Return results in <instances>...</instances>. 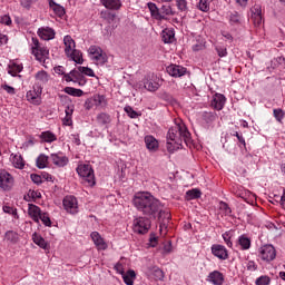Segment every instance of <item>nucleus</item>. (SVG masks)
Instances as JSON below:
<instances>
[{
    "label": "nucleus",
    "instance_id": "obj_28",
    "mask_svg": "<svg viewBox=\"0 0 285 285\" xmlns=\"http://www.w3.org/2000/svg\"><path fill=\"white\" fill-rule=\"evenodd\" d=\"M40 139L46 141L47 144H52V141H57V136L52 134V131H42L40 135Z\"/></svg>",
    "mask_w": 285,
    "mask_h": 285
},
{
    "label": "nucleus",
    "instance_id": "obj_21",
    "mask_svg": "<svg viewBox=\"0 0 285 285\" xmlns=\"http://www.w3.org/2000/svg\"><path fill=\"white\" fill-rule=\"evenodd\" d=\"M157 215H158V222H161L160 230H164V228H166V222L170 220V213L161 209L160 207L159 210L157 212Z\"/></svg>",
    "mask_w": 285,
    "mask_h": 285
},
{
    "label": "nucleus",
    "instance_id": "obj_40",
    "mask_svg": "<svg viewBox=\"0 0 285 285\" xmlns=\"http://www.w3.org/2000/svg\"><path fill=\"white\" fill-rule=\"evenodd\" d=\"M12 164L14 168H19L20 170H22V168H24L26 166V163L23 161V157L17 156V155L13 157Z\"/></svg>",
    "mask_w": 285,
    "mask_h": 285
},
{
    "label": "nucleus",
    "instance_id": "obj_10",
    "mask_svg": "<svg viewBox=\"0 0 285 285\" xmlns=\"http://www.w3.org/2000/svg\"><path fill=\"white\" fill-rule=\"evenodd\" d=\"M95 106L98 108L99 106H106V97L101 95H95L91 98H88L85 101L86 110H92Z\"/></svg>",
    "mask_w": 285,
    "mask_h": 285
},
{
    "label": "nucleus",
    "instance_id": "obj_47",
    "mask_svg": "<svg viewBox=\"0 0 285 285\" xmlns=\"http://www.w3.org/2000/svg\"><path fill=\"white\" fill-rule=\"evenodd\" d=\"M101 17L102 19H106L110 23V21H115V18L117 17V14L110 11H105V12H101Z\"/></svg>",
    "mask_w": 285,
    "mask_h": 285
},
{
    "label": "nucleus",
    "instance_id": "obj_37",
    "mask_svg": "<svg viewBox=\"0 0 285 285\" xmlns=\"http://www.w3.org/2000/svg\"><path fill=\"white\" fill-rule=\"evenodd\" d=\"M37 168L43 169L46 168L47 164H48V156L41 154L38 158H37Z\"/></svg>",
    "mask_w": 285,
    "mask_h": 285
},
{
    "label": "nucleus",
    "instance_id": "obj_62",
    "mask_svg": "<svg viewBox=\"0 0 285 285\" xmlns=\"http://www.w3.org/2000/svg\"><path fill=\"white\" fill-rule=\"evenodd\" d=\"M75 83H79V86H86V78L80 76L77 80H75Z\"/></svg>",
    "mask_w": 285,
    "mask_h": 285
},
{
    "label": "nucleus",
    "instance_id": "obj_12",
    "mask_svg": "<svg viewBox=\"0 0 285 285\" xmlns=\"http://www.w3.org/2000/svg\"><path fill=\"white\" fill-rule=\"evenodd\" d=\"M212 254L218 259H228V249L224 245L215 244L212 246Z\"/></svg>",
    "mask_w": 285,
    "mask_h": 285
},
{
    "label": "nucleus",
    "instance_id": "obj_53",
    "mask_svg": "<svg viewBox=\"0 0 285 285\" xmlns=\"http://www.w3.org/2000/svg\"><path fill=\"white\" fill-rule=\"evenodd\" d=\"M216 51L218 53V57H226V55H228V51L226 50V48L216 47Z\"/></svg>",
    "mask_w": 285,
    "mask_h": 285
},
{
    "label": "nucleus",
    "instance_id": "obj_2",
    "mask_svg": "<svg viewBox=\"0 0 285 285\" xmlns=\"http://www.w3.org/2000/svg\"><path fill=\"white\" fill-rule=\"evenodd\" d=\"M174 141V145L173 142ZM184 144L188 146L190 144V131L183 122L176 124L167 132V150L168 153H175L184 148Z\"/></svg>",
    "mask_w": 285,
    "mask_h": 285
},
{
    "label": "nucleus",
    "instance_id": "obj_1",
    "mask_svg": "<svg viewBox=\"0 0 285 285\" xmlns=\"http://www.w3.org/2000/svg\"><path fill=\"white\" fill-rule=\"evenodd\" d=\"M132 204L142 215L153 217L154 219H157V213H159V208H163L161 202L146 191L136 194Z\"/></svg>",
    "mask_w": 285,
    "mask_h": 285
},
{
    "label": "nucleus",
    "instance_id": "obj_55",
    "mask_svg": "<svg viewBox=\"0 0 285 285\" xmlns=\"http://www.w3.org/2000/svg\"><path fill=\"white\" fill-rule=\"evenodd\" d=\"M187 2L186 0H177L178 10H186Z\"/></svg>",
    "mask_w": 285,
    "mask_h": 285
},
{
    "label": "nucleus",
    "instance_id": "obj_5",
    "mask_svg": "<svg viewBox=\"0 0 285 285\" xmlns=\"http://www.w3.org/2000/svg\"><path fill=\"white\" fill-rule=\"evenodd\" d=\"M77 173L79 177L83 179L88 186H95V170H92V166L90 165H79L77 167Z\"/></svg>",
    "mask_w": 285,
    "mask_h": 285
},
{
    "label": "nucleus",
    "instance_id": "obj_61",
    "mask_svg": "<svg viewBox=\"0 0 285 285\" xmlns=\"http://www.w3.org/2000/svg\"><path fill=\"white\" fill-rule=\"evenodd\" d=\"M65 112L67 117H72V112H75V108L67 106Z\"/></svg>",
    "mask_w": 285,
    "mask_h": 285
},
{
    "label": "nucleus",
    "instance_id": "obj_26",
    "mask_svg": "<svg viewBox=\"0 0 285 285\" xmlns=\"http://www.w3.org/2000/svg\"><path fill=\"white\" fill-rule=\"evenodd\" d=\"M159 78H156L155 80H146L145 81V88L146 90H149V92H157L159 90Z\"/></svg>",
    "mask_w": 285,
    "mask_h": 285
},
{
    "label": "nucleus",
    "instance_id": "obj_38",
    "mask_svg": "<svg viewBox=\"0 0 285 285\" xmlns=\"http://www.w3.org/2000/svg\"><path fill=\"white\" fill-rule=\"evenodd\" d=\"M238 244L242 246L243 250H248V248H250V239L246 236H240L238 238Z\"/></svg>",
    "mask_w": 285,
    "mask_h": 285
},
{
    "label": "nucleus",
    "instance_id": "obj_27",
    "mask_svg": "<svg viewBox=\"0 0 285 285\" xmlns=\"http://www.w3.org/2000/svg\"><path fill=\"white\" fill-rule=\"evenodd\" d=\"M136 277H137V274L135 273V271L129 269L127 272V275L122 276V279H124L126 285H134Z\"/></svg>",
    "mask_w": 285,
    "mask_h": 285
},
{
    "label": "nucleus",
    "instance_id": "obj_29",
    "mask_svg": "<svg viewBox=\"0 0 285 285\" xmlns=\"http://www.w3.org/2000/svg\"><path fill=\"white\" fill-rule=\"evenodd\" d=\"M32 239L40 248H43L45 250L48 248V243L46 242V239H43V237H41L37 233L32 235Z\"/></svg>",
    "mask_w": 285,
    "mask_h": 285
},
{
    "label": "nucleus",
    "instance_id": "obj_9",
    "mask_svg": "<svg viewBox=\"0 0 285 285\" xmlns=\"http://www.w3.org/2000/svg\"><path fill=\"white\" fill-rule=\"evenodd\" d=\"M14 186V178L12 175L6 170H0V188L2 190H12Z\"/></svg>",
    "mask_w": 285,
    "mask_h": 285
},
{
    "label": "nucleus",
    "instance_id": "obj_30",
    "mask_svg": "<svg viewBox=\"0 0 285 285\" xmlns=\"http://www.w3.org/2000/svg\"><path fill=\"white\" fill-rule=\"evenodd\" d=\"M4 239L10 244H17V242H19V234L13 230H9L6 233Z\"/></svg>",
    "mask_w": 285,
    "mask_h": 285
},
{
    "label": "nucleus",
    "instance_id": "obj_43",
    "mask_svg": "<svg viewBox=\"0 0 285 285\" xmlns=\"http://www.w3.org/2000/svg\"><path fill=\"white\" fill-rule=\"evenodd\" d=\"M39 219L45 224V226H52V222L50 220L48 213H41Z\"/></svg>",
    "mask_w": 285,
    "mask_h": 285
},
{
    "label": "nucleus",
    "instance_id": "obj_22",
    "mask_svg": "<svg viewBox=\"0 0 285 285\" xmlns=\"http://www.w3.org/2000/svg\"><path fill=\"white\" fill-rule=\"evenodd\" d=\"M225 105H226V97L222 94L216 95L212 101V106L215 108V110H222Z\"/></svg>",
    "mask_w": 285,
    "mask_h": 285
},
{
    "label": "nucleus",
    "instance_id": "obj_34",
    "mask_svg": "<svg viewBox=\"0 0 285 285\" xmlns=\"http://www.w3.org/2000/svg\"><path fill=\"white\" fill-rule=\"evenodd\" d=\"M65 92L71 97H83V90L73 87H66Z\"/></svg>",
    "mask_w": 285,
    "mask_h": 285
},
{
    "label": "nucleus",
    "instance_id": "obj_50",
    "mask_svg": "<svg viewBox=\"0 0 285 285\" xmlns=\"http://www.w3.org/2000/svg\"><path fill=\"white\" fill-rule=\"evenodd\" d=\"M31 180L33 181V184H37V186H39L40 184H42V179L39 175L37 174H31Z\"/></svg>",
    "mask_w": 285,
    "mask_h": 285
},
{
    "label": "nucleus",
    "instance_id": "obj_46",
    "mask_svg": "<svg viewBox=\"0 0 285 285\" xmlns=\"http://www.w3.org/2000/svg\"><path fill=\"white\" fill-rule=\"evenodd\" d=\"M256 285H269L271 284V277L268 276H259L256 282Z\"/></svg>",
    "mask_w": 285,
    "mask_h": 285
},
{
    "label": "nucleus",
    "instance_id": "obj_41",
    "mask_svg": "<svg viewBox=\"0 0 285 285\" xmlns=\"http://www.w3.org/2000/svg\"><path fill=\"white\" fill-rule=\"evenodd\" d=\"M160 14H161L163 17H170V16H173V14H175V13L173 12V8H171L170 6L164 4V6L160 8Z\"/></svg>",
    "mask_w": 285,
    "mask_h": 285
},
{
    "label": "nucleus",
    "instance_id": "obj_49",
    "mask_svg": "<svg viewBox=\"0 0 285 285\" xmlns=\"http://www.w3.org/2000/svg\"><path fill=\"white\" fill-rule=\"evenodd\" d=\"M273 112H274L275 119L278 120L279 124H282V119H284V115H285L284 110H282V109H274Z\"/></svg>",
    "mask_w": 285,
    "mask_h": 285
},
{
    "label": "nucleus",
    "instance_id": "obj_59",
    "mask_svg": "<svg viewBox=\"0 0 285 285\" xmlns=\"http://www.w3.org/2000/svg\"><path fill=\"white\" fill-rule=\"evenodd\" d=\"M234 137H237L239 144H243V146H246V140L242 135H239V132L235 131Z\"/></svg>",
    "mask_w": 285,
    "mask_h": 285
},
{
    "label": "nucleus",
    "instance_id": "obj_64",
    "mask_svg": "<svg viewBox=\"0 0 285 285\" xmlns=\"http://www.w3.org/2000/svg\"><path fill=\"white\" fill-rule=\"evenodd\" d=\"M32 0H21V6L23 7V8H30V2H31Z\"/></svg>",
    "mask_w": 285,
    "mask_h": 285
},
{
    "label": "nucleus",
    "instance_id": "obj_18",
    "mask_svg": "<svg viewBox=\"0 0 285 285\" xmlns=\"http://www.w3.org/2000/svg\"><path fill=\"white\" fill-rule=\"evenodd\" d=\"M207 282H210L214 285H222L224 284V274L219 271H214L209 273Z\"/></svg>",
    "mask_w": 285,
    "mask_h": 285
},
{
    "label": "nucleus",
    "instance_id": "obj_33",
    "mask_svg": "<svg viewBox=\"0 0 285 285\" xmlns=\"http://www.w3.org/2000/svg\"><path fill=\"white\" fill-rule=\"evenodd\" d=\"M21 70H23V67L20 65H17L16 62H12L11 65H9V75H11V77H17V75H19V72H21Z\"/></svg>",
    "mask_w": 285,
    "mask_h": 285
},
{
    "label": "nucleus",
    "instance_id": "obj_54",
    "mask_svg": "<svg viewBox=\"0 0 285 285\" xmlns=\"http://www.w3.org/2000/svg\"><path fill=\"white\" fill-rule=\"evenodd\" d=\"M3 212L8 215H17V209L10 207V206H3Z\"/></svg>",
    "mask_w": 285,
    "mask_h": 285
},
{
    "label": "nucleus",
    "instance_id": "obj_31",
    "mask_svg": "<svg viewBox=\"0 0 285 285\" xmlns=\"http://www.w3.org/2000/svg\"><path fill=\"white\" fill-rule=\"evenodd\" d=\"M252 18L254 19L255 26H259L262 23V8L255 7Z\"/></svg>",
    "mask_w": 285,
    "mask_h": 285
},
{
    "label": "nucleus",
    "instance_id": "obj_16",
    "mask_svg": "<svg viewBox=\"0 0 285 285\" xmlns=\"http://www.w3.org/2000/svg\"><path fill=\"white\" fill-rule=\"evenodd\" d=\"M147 275H149V277H154V279H156V282H161L164 279V271H161V268L157 267V266H149L147 267L146 271Z\"/></svg>",
    "mask_w": 285,
    "mask_h": 285
},
{
    "label": "nucleus",
    "instance_id": "obj_36",
    "mask_svg": "<svg viewBox=\"0 0 285 285\" xmlns=\"http://www.w3.org/2000/svg\"><path fill=\"white\" fill-rule=\"evenodd\" d=\"M97 121L100 126H106V124H110V115L101 112L97 116Z\"/></svg>",
    "mask_w": 285,
    "mask_h": 285
},
{
    "label": "nucleus",
    "instance_id": "obj_6",
    "mask_svg": "<svg viewBox=\"0 0 285 285\" xmlns=\"http://www.w3.org/2000/svg\"><path fill=\"white\" fill-rule=\"evenodd\" d=\"M150 218L140 216L134 219V233H138V235H146L150 230Z\"/></svg>",
    "mask_w": 285,
    "mask_h": 285
},
{
    "label": "nucleus",
    "instance_id": "obj_17",
    "mask_svg": "<svg viewBox=\"0 0 285 285\" xmlns=\"http://www.w3.org/2000/svg\"><path fill=\"white\" fill-rule=\"evenodd\" d=\"M91 239L98 250H106L108 248V245L104 242V238H101V235H99L98 232L91 233Z\"/></svg>",
    "mask_w": 285,
    "mask_h": 285
},
{
    "label": "nucleus",
    "instance_id": "obj_11",
    "mask_svg": "<svg viewBox=\"0 0 285 285\" xmlns=\"http://www.w3.org/2000/svg\"><path fill=\"white\" fill-rule=\"evenodd\" d=\"M63 208L67 210V213H70V215H77L79 213V206L77 205V198L72 196L65 197L63 202Z\"/></svg>",
    "mask_w": 285,
    "mask_h": 285
},
{
    "label": "nucleus",
    "instance_id": "obj_52",
    "mask_svg": "<svg viewBox=\"0 0 285 285\" xmlns=\"http://www.w3.org/2000/svg\"><path fill=\"white\" fill-rule=\"evenodd\" d=\"M223 239L229 248H233V242H230V235L228 233L223 234Z\"/></svg>",
    "mask_w": 285,
    "mask_h": 285
},
{
    "label": "nucleus",
    "instance_id": "obj_60",
    "mask_svg": "<svg viewBox=\"0 0 285 285\" xmlns=\"http://www.w3.org/2000/svg\"><path fill=\"white\" fill-rule=\"evenodd\" d=\"M3 90H6L9 95H14V88L8 85L2 86Z\"/></svg>",
    "mask_w": 285,
    "mask_h": 285
},
{
    "label": "nucleus",
    "instance_id": "obj_15",
    "mask_svg": "<svg viewBox=\"0 0 285 285\" xmlns=\"http://www.w3.org/2000/svg\"><path fill=\"white\" fill-rule=\"evenodd\" d=\"M38 36L43 41H50L55 38V30L50 27H41L38 29Z\"/></svg>",
    "mask_w": 285,
    "mask_h": 285
},
{
    "label": "nucleus",
    "instance_id": "obj_44",
    "mask_svg": "<svg viewBox=\"0 0 285 285\" xmlns=\"http://www.w3.org/2000/svg\"><path fill=\"white\" fill-rule=\"evenodd\" d=\"M125 112H127V115H128V117H130V119H137L139 117V114L137 111H135V109H132V107H130V106L125 107Z\"/></svg>",
    "mask_w": 285,
    "mask_h": 285
},
{
    "label": "nucleus",
    "instance_id": "obj_57",
    "mask_svg": "<svg viewBox=\"0 0 285 285\" xmlns=\"http://www.w3.org/2000/svg\"><path fill=\"white\" fill-rule=\"evenodd\" d=\"M230 23H239V13H233L229 18Z\"/></svg>",
    "mask_w": 285,
    "mask_h": 285
},
{
    "label": "nucleus",
    "instance_id": "obj_3",
    "mask_svg": "<svg viewBox=\"0 0 285 285\" xmlns=\"http://www.w3.org/2000/svg\"><path fill=\"white\" fill-rule=\"evenodd\" d=\"M65 43V53L66 56L75 61V63H83V55L81 51L75 49L77 47L75 39L71 36H65L63 38Z\"/></svg>",
    "mask_w": 285,
    "mask_h": 285
},
{
    "label": "nucleus",
    "instance_id": "obj_48",
    "mask_svg": "<svg viewBox=\"0 0 285 285\" xmlns=\"http://www.w3.org/2000/svg\"><path fill=\"white\" fill-rule=\"evenodd\" d=\"M52 10L58 17H63V14H66V9L59 4H55Z\"/></svg>",
    "mask_w": 285,
    "mask_h": 285
},
{
    "label": "nucleus",
    "instance_id": "obj_7",
    "mask_svg": "<svg viewBox=\"0 0 285 285\" xmlns=\"http://www.w3.org/2000/svg\"><path fill=\"white\" fill-rule=\"evenodd\" d=\"M263 262H273L277 257V252L273 245H264L259 248V255Z\"/></svg>",
    "mask_w": 285,
    "mask_h": 285
},
{
    "label": "nucleus",
    "instance_id": "obj_51",
    "mask_svg": "<svg viewBox=\"0 0 285 285\" xmlns=\"http://www.w3.org/2000/svg\"><path fill=\"white\" fill-rule=\"evenodd\" d=\"M0 23H3L4 26H10L12 23V19H10V16H3L0 18Z\"/></svg>",
    "mask_w": 285,
    "mask_h": 285
},
{
    "label": "nucleus",
    "instance_id": "obj_24",
    "mask_svg": "<svg viewBox=\"0 0 285 285\" xmlns=\"http://www.w3.org/2000/svg\"><path fill=\"white\" fill-rule=\"evenodd\" d=\"M100 2L107 10H119L121 8V0H100Z\"/></svg>",
    "mask_w": 285,
    "mask_h": 285
},
{
    "label": "nucleus",
    "instance_id": "obj_42",
    "mask_svg": "<svg viewBox=\"0 0 285 285\" xmlns=\"http://www.w3.org/2000/svg\"><path fill=\"white\" fill-rule=\"evenodd\" d=\"M36 79L41 81L42 83H48V72L46 71H38L36 75Z\"/></svg>",
    "mask_w": 285,
    "mask_h": 285
},
{
    "label": "nucleus",
    "instance_id": "obj_20",
    "mask_svg": "<svg viewBox=\"0 0 285 285\" xmlns=\"http://www.w3.org/2000/svg\"><path fill=\"white\" fill-rule=\"evenodd\" d=\"M28 215L31 217L33 222H36V224H39V217L41 216V208H39V206L37 205L29 204Z\"/></svg>",
    "mask_w": 285,
    "mask_h": 285
},
{
    "label": "nucleus",
    "instance_id": "obj_63",
    "mask_svg": "<svg viewBox=\"0 0 285 285\" xmlns=\"http://www.w3.org/2000/svg\"><path fill=\"white\" fill-rule=\"evenodd\" d=\"M55 72L57 75H66V71H63V67L62 66H58L55 68Z\"/></svg>",
    "mask_w": 285,
    "mask_h": 285
},
{
    "label": "nucleus",
    "instance_id": "obj_32",
    "mask_svg": "<svg viewBox=\"0 0 285 285\" xmlns=\"http://www.w3.org/2000/svg\"><path fill=\"white\" fill-rule=\"evenodd\" d=\"M199 197H202V190H199L197 188H194L186 193L187 202H190V199H199Z\"/></svg>",
    "mask_w": 285,
    "mask_h": 285
},
{
    "label": "nucleus",
    "instance_id": "obj_14",
    "mask_svg": "<svg viewBox=\"0 0 285 285\" xmlns=\"http://www.w3.org/2000/svg\"><path fill=\"white\" fill-rule=\"evenodd\" d=\"M167 72L170 77H184L186 75L187 69L179 65H170L167 67Z\"/></svg>",
    "mask_w": 285,
    "mask_h": 285
},
{
    "label": "nucleus",
    "instance_id": "obj_23",
    "mask_svg": "<svg viewBox=\"0 0 285 285\" xmlns=\"http://www.w3.org/2000/svg\"><path fill=\"white\" fill-rule=\"evenodd\" d=\"M146 148H148L151 153H156L159 149V141L155 139L153 136L145 137Z\"/></svg>",
    "mask_w": 285,
    "mask_h": 285
},
{
    "label": "nucleus",
    "instance_id": "obj_4",
    "mask_svg": "<svg viewBox=\"0 0 285 285\" xmlns=\"http://www.w3.org/2000/svg\"><path fill=\"white\" fill-rule=\"evenodd\" d=\"M33 46L31 47V52L40 63H46V59H48L50 55V50L47 47H41L39 39L32 38Z\"/></svg>",
    "mask_w": 285,
    "mask_h": 285
},
{
    "label": "nucleus",
    "instance_id": "obj_56",
    "mask_svg": "<svg viewBox=\"0 0 285 285\" xmlns=\"http://www.w3.org/2000/svg\"><path fill=\"white\" fill-rule=\"evenodd\" d=\"M62 124H63V126H72V116H66L62 119Z\"/></svg>",
    "mask_w": 285,
    "mask_h": 285
},
{
    "label": "nucleus",
    "instance_id": "obj_19",
    "mask_svg": "<svg viewBox=\"0 0 285 285\" xmlns=\"http://www.w3.org/2000/svg\"><path fill=\"white\" fill-rule=\"evenodd\" d=\"M27 99L31 104H35L36 106H39V104H41V89L28 91L27 92Z\"/></svg>",
    "mask_w": 285,
    "mask_h": 285
},
{
    "label": "nucleus",
    "instance_id": "obj_58",
    "mask_svg": "<svg viewBox=\"0 0 285 285\" xmlns=\"http://www.w3.org/2000/svg\"><path fill=\"white\" fill-rule=\"evenodd\" d=\"M69 75H70L71 77H73V79L78 80L79 77H81V71L73 69V70H71V71L69 72Z\"/></svg>",
    "mask_w": 285,
    "mask_h": 285
},
{
    "label": "nucleus",
    "instance_id": "obj_8",
    "mask_svg": "<svg viewBox=\"0 0 285 285\" xmlns=\"http://www.w3.org/2000/svg\"><path fill=\"white\" fill-rule=\"evenodd\" d=\"M89 55H92V60L97 61V63H100V66H104L108 61V56L104 52L101 47L99 46H91L88 50Z\"/></svg>",
    "mask_w": 285,
    "mask_h": 285
},
{
    "label": "nucleus",
    "instance_id": "obj_39",
    "mask_svg": "<svg viewBox=\"0 0 285 285\" xmlns=\"http://www.w3.org/2000/svg\"><path fill=\"white\" fill-rule=\"evenodd\" d=\"M212 3L213 0H199L198 8L202 10V12H208Z\"/></svg>",
    "mask_w": 285,
    "mask_h": 285
},
{
    "label": "nucleus",
    "instance_id": "obj_35",
    "mask_svg": "<svg viewBox=\"0 0 285 285\" xmlns=\"http://www.w3.org/2000/svg\"><path fill=\"white\" fill-rule=\"evenodd\" d=\"M175 33L168 29L163 30V41L164 43H173Z\"/></svg>",
    "mask_w": 285,
    "mask_h": 285
},
{
    "label": "nucleus",
    "instance_id": "obj_13",
    "mask_svg": "<svg viewBox=\"0 0 285 285\" xmlns=\"http://www.w3.org/2000/svg\"><path fill=\"white\" fill-rule=\"evenodd\" d=\"M50 159L55 166L59 168H63V166H68V157L63 155V153L51 154Z\"/></svg>",
    "mask_w": 285,
    "mask_h": 285
},
{
    "label": "nucleus",
    "instance_id": "obj_45",
    "mask_svg": "<svg viewBox=\"0 0 285 285\" xmlns=\"http://www.w3.org/2000/svg\"><path fill=\"white\" fill-rule=\"evenodd\" d=\"M81 75H87V77H95V71L89 67H78Z\"/></svg>",
    "mask_w": 285,
    "mask_h": 285
},
{
    "label": "nucleus",
    "instance_id": "obj_25",
    "mask_svg": "<svg viewBox=\"0 0 285 285\" xmlns=\"http://www.w3.org/2000/svg\"><path fill=\"white\" fill-rule=\"evenodd\" d=\"M147 6L149 8L151 17H154L155 19H158L159 21L166 19V17L160 13L157 4H155L153 2H148Z\"/></svg>",
    "mask_w": 285,
    "mask_h": 285
}]
</instances>
